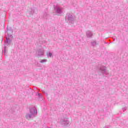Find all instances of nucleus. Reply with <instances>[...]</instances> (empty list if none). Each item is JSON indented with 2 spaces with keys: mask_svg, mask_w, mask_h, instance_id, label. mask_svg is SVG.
Returning a JSON list of instances; mask_svg holds the SVG:
<instances>
[{
  "mask_svg": "<svg viewBox=\"0 0 128 128\" xmlns=\"http://www.w3.org/2000/svg\"><path fill=\"white\" fill-rule=\"evenodd\" d=\"M12 32H14V30H12V28L10 26H8L6 28V30H5V34H7L8 38H14L12 36Z\"/></svg>",
  "mask_w": 128,
  "mask_h": 128,
  "instance_id": "nucleus-3",
  "label": "nucleus"
},
{
  "mask_svg": "<svg viewBox=\"0 0 128 128\" xmlns=\"http://www.w3.org/2000/svg\"><path fill=\"white\" fill-rule=\"evenodd\" d=\"M36 8H31L30 10L27 12L26 16H27L30 17L34 14V10H36Z\"/></svg>",
  "mask_w": 128,
  "mask_h": 128,
  "instance_id": "nucleus-6",
  "label": "nucleus"
},
{
  "mask_svg": "<svg viewBox=\"0 0 128 128\" xmlns=\"http://www.w3.org/2000/svg\"><path fill=\"white\" fill-rule=\"evenodd\" d=\"M46 56L48 58H52V53L50 52H47Z\"/></svg>",
  "mask_w": 128,
  "mask_h": 128,
  "instance_id": "nucleus-8",
  "label": "nucleus"
},
{
  "mask_svg": "<svg viewBox=\"0 0 128 128\" xmlns=\"http://www.w3.org/2000/svg\"><path fill=\"white\" fill-rule=\"evenodd\" d=\"M42 56H44V50L40 48L36 53V56H37V58H40Z\"/></svg>",
  "mask_w": 128,
  "mask_h": 128,
  "instance_id": "nucleus-5",
  "label": "nucleus"
},
{
  "mask_svg": "<svg viewBox=\"0 0 128 128\" xmlns=\"http://www.w3.org/2000/svg\"><path fill=\"white\" fill-rule=\"evenodd\" d=\"M9 111H10V112H12V110H9Z\"/></svg>",
  "mask_w": 128,
  "mask_h": 128,
  "instance_id": "nucleus-15",
  "label": "nucleus"
},
{
  "mask_svg": "<svg viewBox=\"0 0 128 128\" xmlns=\"http://www.w3.org/2000/svg\"><path fill=\"white\" fill-rule=\"evenodd\" d=\"M54 8L57 14H62V10L58 6L54 5Z\"/></svg>",
  "mask_w": 128,
  "mask_h": 128,
  "instance_id": "nucleus-4",
  "label": "nucleus"
},
{
  "mask_svg": "<svg viewBox=\"0 0 128 128\" xmlns=\"http://www.w3.org/2000/svg\"><path fill=\"white\" fill-rule=\"evenodd\" d=\"M12 40L10 38L6 37V40L4 42V50H2V53L4 54V55L6 56V54L8 53V50H6V46H10L12 44Z\"/></svg>",
  "mask_w": 128,
  "mask_h": 128,
  "instance_id": "nucleus-2",
  "label": "nucleus"
},
{
  "mask_svg": "<svg viewBox=\"0 0 128 128\" xmlns=\"http://www.w3.org/2000/svg\"><path fill=\"white\" fill-rule=\"evenodd\" d=\"M36 96H38L39 98H42V94L40 93H37L36 94Z\"/></svg>",
  "mask_w": 128,
  "mask_h": 128,
  "instance_id": "nucleus-10",
  "label": "nucleus"
},
{
  "mask_svg": "<svg viewBox=\"0 0 128 128\" xmlns=\"http://www.w3.org/2000/svg\"><path fill=\"white\" fill-rule=\"evenodd\" d=\"M48 62V60L46 59H44L40 61V62H41V64H44V62Z\"/></svg>",
  "mask_w": 128,
  "mask_h": 128,
  "instance_id": "nucleus-9",
  "label": "nucleus"
},
{
  "mask_svg": "<svg viewBox=\"0 0 128 128\" xmlns=\"http://www.w3.org/2000/svg\"><path fill=\"white\" fill-rule=\"evenodd\" d=\"M11 114H14V112H11Z\"/></svg>",
  "mask_w": 128,
  "mask_h": 128,
  "instance_id": "nucleus-14",
  "label": "nucleus"
},
{
  "mask_svg": "<svg viewBox=\"0 0 128 128\" xmlns=\"http://www.w3.org/2000/svg\"><path fill=\"white\" fill-rule=\"evenodd\" d=\"M42 94H46V96H48V93H46V91L42 90Z\"/></svg>",
  "mask_w": 128,
  "mask_h": 128,
  "instance_id": "nucleus-11",
  "label": "nucleus"
},
{
  "mask_svg": "<svg viewBox=\"0 0 128 128\" xmlns=\"http://www.w3.org/2000/svg\"><path fill=\"white\" fill-rule=\"evenodd\" d=\"M66 124H68L70 123V122L68 120H66Z\"/></svg>",
  "mask_w": 128,
  "mask_h": 128,
  "instance_id": "nucleus-13",
  "label": "nucleus"
},
{
  "mask_svg": "<svg viewBox=\"0 0 128 128\" xmlns=\"http://www.w3.org/2000/svg\"><path fill=\"white\" fill-rule=\"evenodd\" d=\"M30 110V114H26V118L27 120H30V118L34 114H38V111L36 110V108L35 106L32 108H28Z\"/></svg>",
  "mask_w": 128,
  "mask_h": 128,
  "instance_id": "nucleus-1",
  "label": "nucleus"
},
{
  "mask_svg": "<svg viewBox=\"0 0 128 128\" xmlns=\"http://www.w3.org/2000/svg\"><path fill=\"white\" fill-rule=\"evenodd\" d=\"M44 16H48V14H46V12H45V14H44Z\"/></svg>",
  "mask_w": 128,
  "mask_h": 128,
  "instance_id": "nucleus-12",
  "label": "nucleus"
},
{
  "mask_svg": "<svg viewBox=\"0 0 128 128\" xmlns=\"http://www.w3.org/2000/svg\"><path fill=\"white\" fill-rule=\"evenodd\" d=\"M60 124L62 126H64V119H61L60 120Z\"/></svg>",
  "mask_w": 128,
  "mask_h": 128,
  "instance_id": "nucleus-7",
  "label": "nucleus"
}]
</instances>
